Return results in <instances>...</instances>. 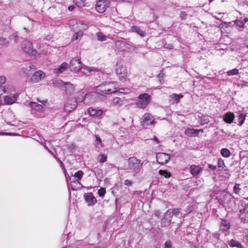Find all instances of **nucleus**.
I'll return each instance as SVG.
<instances>
[{
    "label": "nucleus",
    "mask_w": 248,
    "mask_h": 248,
    "mask_svg": "<svg viewBox=\"0 0 248 248\" xmlns=\"http://www.w3.org/2000/svg\"><path fill=\"white\" fill-rule=\"evenodd\" d=\"M128 168L136 173L140 172L142 168V163L136 157H130L128 159Z\"/></svg>",
    "instance_id": "f257e3e1"
},
{
    "label": "nucleus",
    "mask_w": 248,
    "mask_h": 248,
    "mask_svg": "<svg viewBox=\"0 0 248 248\" xmlns=\"http://www.w3.org/2000/svg\"><path fill=\"white\" fill-rule=\"evenodd\" d=\"M151 101V96L147 93H144L139 95L136 105L139 108H145L150 103Z\"/></svg>",
    "instance_id": "f03ea898"
},
{
    "label": "nucleus",
    "mask_w": 248,
    "mask_h": 248,
    "mask_svg": "<svg viewBox=\"0 0 248 248\" xmlns=\"http://www.w3.org/2000/svg\"><path fill=\"white\" fill-rule=\"evenodd\" d=\"M108 84H102L96 87V92L100 95L108 94L111 93H115L116 91H112L111 89L108 88Z\"/></svg>",
    "instance_id": "7ed1b4c3"
},
{
    "label": "nucleus",
    "mask_w": 248,
    "mask_h": 248,
    "mask_svg": "<svg viewBox=\"0 0 248 248\" xmlns=\"http://www.w3.org/2000/svg\"><path fill=\"white\" fill-rule=\"evenodd\" d=\"M22 48L26 52L29 54L35 56L37 52L33 49L32 43L28 40H25L22 44Z\"/></svg>",
    "instance_id": "20e7f679"
},
{
    "label": "nucleus",
    "mask_w": 248,
    "mask_h": 248,
    "mask_svg": "<svg viewBox=\"0 0 248 248\" xmlns=\"http://www.w3.org/2000/svg\"><path fill=\"white\" fill-rule=\"evenodd\" d=\"M109 4V2L108 0H99L96 1L95 9L98 12L103 13L108 7Z\"/></svg>",
    "instance_id": "39448f33"
},
{
    "label": "nucleus",
    "mask_w": 248,
    "mask_h": 248,
    "mask_svg": "<svg viewBox=\"0 0 248 248\" xmlns=\"http://www.w3.org/2000/svg\"><path fill=\"white\" fill-rule=\"evenodd\" d=\"M156 158L157 163L161 165L167 163L170 159L169 154L165 153H156Z\"/></svg>",
    "instance_id": "423d86ee"
},
{
    "label": "nucleus",
    "mask_w": 248,
    "mask_h": 248,
    "mask_svg": "<svg viewBox=\"0 0 248 248\" xmlns=\"http://www.w3.org/2000/svg\"><path fill=\"white\" fill-rule=\"evenodd\" d=\"M170 210H167L164 215L163 218L161 221V227L169 226L171 223L172 215L170 214Z\"/></svg>",
    "instance_id": "0eeeda50"
},
{
    "label": "nucleus",
    "mask_w": 248,
    "mask_h": 248,
    "mask_svg": "<svg viewBox=\"0 0 248 248\" xmlns=\"http://www.w3.org/2000/svg\"><path fill=\"white\" fill-rule=\"evenodd\" d=\"M81 65L80 61L78 59L74 58L71 60L69 65V68L71 71L77 72L80 69Z\"/></svg>",
    "instance_id": "6e6552de"
},
{
    "label": "nucleus",
    "mask_w": 248,
    "mask_h": 248,
    "mask_svg": "<svg viewBox=\"0 0 248 248\" xmlns=\"http://www.w3.org/2000/svg\"><path fill=\"white\" fill-rule=\"evenodd\" d=\"M77 107V100L72 101V100L67 101L64 104V110L67 112H70L75 109Z\"/></svg>",
    "instance_id": "1a4fd4ad"
},
{
    "label": "nucleus",
    "mask_w": 248,
    "mask_h": 248,
    "mask_svg": "<svg viewBox=\"0 0 248 248\" xmlns=\"http://www.w3.org/2000/svg\"><path fill=\"white\" fill-rule=\"evenodd\" d=\"M84 198L85 201L88 203V205H94L97 202L96 198L92 192L85 193L84 195Z\"/></svg>",
    "instance_id": "9d476101"
},
{
    "label": "nucleus",
    "mask_w": 248,
    "mask_h": 248,
    "mask_svg": "<svg viewBox=\"0 0 248 248\" xmlns=\"http://www.w3.org/2000/svg\"><path fill=\"white\" fill-rule=\"evenodd\" d=\"M202 170V168L199 165H192L189 167V171L194 177L198 175Z\"/></svg>",
    "instance_id": "9b49d317"
},
{
    "label": "nucleus",
    "mask_w": 248,
    "mask_h": 248,
    "mask_svg": "<svg viewBox=\"0 0 248 248\" xmlns=\"http://www.w3.org/2000/svg\"><path fill=\"white\" fill-rule=\"evenodd\" d=\"M115 46L117 48L122 51L126 48H130V45L122 40H116L115 42Z\"/></svg>",
    "instance_id": "f8f14e48"
},
{
    "label": "nucleus",
    "mask_w": 248,
    "mask_h": 248,
    "mask_svg": "<svg viewBox=\"0 0 248 248\" xmlns=\"http://www.w3.org/2000/svg\"><path fill=\"white\" fill-rule=\"evenodd\" d=\"M116 73L119 76V79L122 81L125 80V77L126 76L127 71L125 68L123 66L117 68Z\"/></svg>",
    "instance_id": "ddd939ff"
},
{
    "label": "nucleus",
    "mask_w": 248,
    "mask_h": 248,
    "mask_svg": "<svg viewBox=\"0 0 248 248\" xmlns=\"http://www.w3.org/2000/svg\"><path fill=\"white\" fill-rule=\"evenodd\" d=\"M231 227V223L227 219H221L220 224V231L223 232H225L227 231L230 229Z\"/></svg>",
    "instance_id": "4468645a"
},
{
    "label": "nucleus",
    "mask_w": 248,
    "mask_h": 248,
    "mask_svg": "<svg viewBox=\"0 0 248 248\" xmlns=\"http://www.w3.org/2000/svg\"><path fill=\"white\" fill-rule=\"evenodd\" d=\"M224 202L227 204L232 206L235 203V201L233 197L231 194H226L223 196Z\"/></svg>",
    "instance_id": "2eb2a0df"
},
{
    "label": "nucleus",
    "mask_w": 248,
    "mask_h": 248,
    "mask_svg": "<svg viewBox=\"0 0 248 248\" xmlns=\"http://www.w3.org/2000/svg\"><path fill=\"white\" fill-rule=\"evenodd\" d=\"M44 77V73L41 71H39L33 73L31 78V80L33 82H37L40 80Z\"/></svg>",
    "instance_id": "dca6fc26"
},
{
    "label": "nucleus",
    "mask_w": 248,
    "mask_h": 248,
    "mask_svg": "<svg viewBox=\"0 0 248 248\" xmlns=\"http://www.w3.org/2000/svg\"><path fill=\"white\" fill-rule=\"evenodd\" d=\"M62 87V90H64L67 93L69 94L72 93L74 91L73 85L68 82L64 83Z\"/></svg>",
    "instance_id": "f3484780"
},
{
    "label": "nucleus",
    "mask_w": 248,
    "mask_h": 248,
    "mask_svg": "<svg viewBox=\"0 0 248 248\" xmlns=\"http://www.w3.org/2000/svg\"><path fill=\"white\" fill-rule=\"evenodd\" d=\"M143 120L142 122V124L144 126L146 124V125H149L153 124L154 122V120H152L149 114L146 113L143 116Z\"/></svg>",
    "instance_id": "a211bd4d"
},
{
    "label": "nucleus",
    "mask_w": 248,
    "mask_h": 248,
    "mask_svg": "<svg viewBox=\"0 0 248 248\" xmlns=\"http://www.w3.org/2000/svg\"><path fill=\"white\" fill-rule=\"evenodd\" d=\"M88 111L91 116L93 117H100L103 113L101 109L96 110L92 108H89Z\"/></svg>",
    "instance_id": "6ab92c4d"
},
{
    "label": "nucleus",
    "mask_w": 248,
    "mask_h": 248,
    "mask_svg": "<svg viewBox=\"0 0 248 248\" xmlns=\"http://www.w3.org/2000/svg\"><path fill=\"white\" fill-rule=\"evenodd\" d=\"M234 118L233 113L227 112L223 116V120L227 123L231 124Z\"/></svg>",
    "instance_id": "aec40b11"
},
{
    "label": "nucleus",
    "mask_w": 248,
    "mask_h": 248,
    "mask_svg": "<svg viewBox=\"0 0 248 248\" xmlns=\"http://www.w3.org/2000/svg\"><path fill=\"white\" fill-rule=\"evenodd\" d=\"M185 133L190 137L198 136L199 134V130L193 128H187L185 131Z\"/></svg>",
    "instance_id": "412c9836"
},
{
    "label": "nucleus",
    "mask_w": 248,
    "mask_h": 248,
    "mask_svg": "<svg viewBox=\"0 0 248 248\" xmlns=\"http://www.w3.org/2000/svg\"><path fill=\"white\" fill-rule=\"evenodd\" d=\"M30 107L34 110L42 111L43 110V106L42 105L39 104L36 102H31L29 104Z\"/></svg>",
    "instance_id": "4be33fe9"
},
{
    "label": "nucleus",
    "mask_w": 248,
    "mask_h": 248,
    "mask_svg": "<svg viewBox=\"0 0 248 248\" xmlns=\"http://www.w3.org/2000/svg\"><path fill=\"white\" fill-rule=\"evenodd\" d=\"M131 30L133 32H136L141 37H144L145 35V32L140 27L133 26L132 27Z\"/></svg>",
    "instance_id": "5701e85b"
},
{
    "label": "nucleus",
    "mask_w": 248,
    "mask_h": 248,
    "mask_svg": "<svg viewBox=\"0 0 248 248\" xmlns=\"http://www.w3.org/2000/svg\"><path fill=\"white\" fill-rule=\"evenodd\" d=\"M229 245L231 247L244 248L240 242L234 239H231L229 242Z\"/></svg>",
    "instance_id": "b1692460"
},
{
    "label": "nucleus",
    "mask_w": 248,
    "mask_h": 248,
    "mask_svg": "<svg viewBox=\"0 0 248 248\" xmlns=\"http://www.w3.org/2000/svg\"><path fill=\"white\" fill-rule=\"evenodd\" d=\"M16 100V98L14 96H6L4 98V101L7 104H12Z\"/></svg>",
    "instance_id": "393cba45"
},
{
    "label": "nucleus",
    "mask_w": 248,
    "mask_h": 248,
    "mask_svg": "<svg viewBox=\"0 0 248 248\" xmlns=\"http://www.w3.org/2000/svg\"><path fill=\"white\" fill-rule=\"evenodd\" d=\"M68 67V64L64 62L58 68L57 73H62Z\"/></svg>",
    "instance_id": "a878e982"
},
{
    "label": "nucleus",
    "mask_w": 248,
    "mask_h": 248,
    "mask_svg": "<svg viewBox=\"0 0 248 248\" xmlns=\"http://www.w3.org/2000/svg\"><path fill=\"white\" fill-rule=\"evenodd\" d=\"M170 97L176 103H178L179 102L180 98L183 97V95L181 94H177L176 93H173L170 95Z\"/></svg>",
    "instance_id": "bb28decb"
},
{
    "label": "nucleus",
    "mask_w": 248,
    "mask_h": 248,
    "mask_svg": "<svg viewBox=\"0 0 248 248\" xmlns=\"http://www.w3.org/2000/svg\"><path fill=\"white\" fill-rule=\"evenodd\" d=\"M220 153L221 155L225 157H228L231 155L230 151L227 148H223L221 149Z\"/></svg>",
    "instance_id": "cd10ccee"
},
{
    "label": "nucleus",
    "mask_w": 248,
    "mask_h": 248,
    "mask_svg": "<svg viewBox=\"0 0 248 248\" xmlns=\"http://www.w3.org/2000/svg\"><path fill=\"white\" fill-rule=\"evenodd\" d=\"M245 118H246V114H244L242 113L239 114V117H238V120H239L238 125L239 126H241L243 124V123L245 120Z\"/></svg>",
    "instance_id": "c85d7f7f"
},
{
    "label": "nucleus",
    "mask_w": 248,
    "mask_h": 248,
    "mask_svg": "<svg viewBox=\"0 0 248 248\" xmlns=\"http://www.w3.org/2000/svg\"><path fill=\"white\" fill-rule=\"evenodd\" d=\"M95 138L96 140V143H95V145L97 148H100L103 146L102 143V140L99 136L97 135H95Z\"/></svg>",
    "instance_id": "c756f323"
},
{
    "label": "nucleus",
    "mask_w": 248,
    "mask_h": 248,
    "mask_svg": "<svg viewBox=\"0 0 248 248\" xmlns=\"http://www.w3.org/2000/svg\"><path fill=\"white\" fill-rule=\"evenodd\" d=\"M159 172L160 175L165 176L166 178H170L171 176L170 173L166 170H160Z\"/></svg>",
    "instance_id": "7c9ffc66"
},
{
    "label": "nucleus",
    "mask_w": 248,
    "mask_h": 248,
    "mask_svg": "<svg viewBox=\"0 0 248 248\" xmlns=\"http://www.w3.org/2000/svg\"><path fill=\"white\" fill-rule=\"evenodd\" d=\"M83 32L82 31H78L76 32L73 36V40H78L82 37Z\"/></svg>",
    "instance_id": "2f4dec72"
},
{
    "label": "nucleus",
    "mask_w": 248,
    "mask_h": 248,
    "mask_svg": "<svg viewBox=\"0 0 248 248\" xmlns=\"http://www.w3.org/2000/svg\"><path fill=\"white\" fill-rule=\"evenodd\" d=\"M83 175V172L82 170H78L76 172L74 175V177L77 178V179L79 180H81L82 178Z\"/></svg>",
    "instance_id": "473e14b6"
},
{
    "label": "nucleus",
    "mask_w": 248,
    "mask_h": 248,
    "mask_svg": "<svg viewBox=\"0 0 248 248\" xmlns=\"http://www.w3.org/2000/svg\"><path fill=\"white\" fill-rule=\"evenodd\" d=\"M97 40L100 41H104L106 40V36L102 32H98L97 33Z\"/></svg>",
    "instance_id": "72a5a7b5"
},
{
    "label": "nucleus",
    "mask_w": 248,
    "mask_h": 248,
    "mask_svg": "<svg viewBox=\"0 0 248 248\" xmlns=\"http://www.w3.org/2000/svg\"><path fill=\"white\" fill-rule=\"evenodd\" d=\"M168 210L170 211V214L172 215V216L175 215L177 216L180 213L179 209L177 208H175L174 209H169Z\"/></svg>",
    "instance_id": "f704fd0d"
},
{
    "label": "nucleus",
    "mask_w": 248,
    "mask_h": 248,
    "mask_svg": "<svg viewBox=\"0 0 248 248\" xmlns=\"http://www.w3.org/2000/svg\"><path fill=\"white\" fill-rule=\"evenodd\" d=\"M238 69L236 68H234L233 69L227 72V75L228 76H232L238 74Z\"/></svg>",
    "instance_id": "c9c22d12"
},
{
    "label": "nucleus",
    "mask_w": 248,
    "mask_h": 248,
    "mask_svg": "<svg viewBox=\"0 0 248 248\" xmlns=\"http://www.w3.org/2000/svg\"><path fill=\"white\" fill-rule=\"evenodd\" d=\"M98 194L101 197H103L106 194V189L104 187H101L98 190Z\"/></svg>",
    "instance_id": "e433bc0d"
},
{
    "label": "nucleus",
    "mask_w": 248,
    "mask_h": 248,
    "mask_svg": "<svg viewBox=\"0 0 248 248\" xmlns=\"http://www.w3.org/2000/svg\"><path fill=\"white\" fill-rule=\"evenodd\" d=\"M187 14L185 11H181L179 14V17L182 20H185L186 19Z\"/></svg>",
    "instance_id": "4c0bfd02"
},
{
    "label": "nucleus",
    "mask_w": 248,
    "mask_h": 248,
    "mask_svg": "<svg viewBox=\"0 0 248 248\" xmlns=\"http://www.w3.org/2000/svg\"><path fill=\"white\" fill-rule=\"evenodd\" d=\"M99 162L100 163H104L105 161H107V156L105 155L104 154L99 155Z\"/></svg>",
    "instance_id": "58836bf2"
},
{
    "label": "nucleus",
    "mask_w": 248,
    "mask_h": 248,
    "mask_svg": "<svg viewBox=\"0 0 248 248\" xmlns=\"http://www.w3.org/2000/svg\"><path fill=\"white\" fill-rule=\"evenodd\" d=\"M10 39H14L15 43H16L18 42L19 37L17 35L16 33H13L12 35L10 37Z\"/></svg>",
    "instance_id": "ea45409f"
},
{
    "label": "nucleus",
    "mask_w": 248,
    "mask_h": 248,
    "mask_svg": "<svg viewBox=\"0 0 248 248\" xmlns=\"http://www.w3.org/2000/svg\"><path fill=\"white\" fill-rule=\"evenodd\" d=\"M235 24L239 27H243L244 26V22L239 20H235Z\"/></svg>",
    "instance_id": "a19ab883"
},
{
    "label": "nucleus",
    "mask_w": 248,
    "mask_h": 248,
    "mask_svg": "<svg viewBox=\"0 0 248 248\" xmlns=\"http://www.w3.org/2000/svg\"><path fill=\"white\" fill-rule=\"evenodd\" d=\"M121 101V99L119 97H115L113 99V103L115 105H121L120 104Z\"/></svg>",
    "instance_id": "79ce46f5"
},
{
    "label": "nucleus",
    "mask_w": 248,
    "mask_h": 248,
    "mask_svg": "<svg viewBox=\"0 0 248 248\" xmlns=\"http://www.w3.org/2000/svg\"><path fill=\"white\" fill-rule=\"evenodd\" d=\"M223 166H225L224 161L221 158L219 159L217 161V167L218 168H223Z\"/></svg>",
    "instance_id": "37998d69"
},
{
    "label": "nucleus",
    "mask_w": 248,
    "mask_h": 248,
    "mask_svg": "<svg viewBox=\"0 0 248 248\" xmlns=\"http://www.w3.org/2000/svg\"><path fill=\"white\" fill-rule=\"evenodd\" d=\"M209 122H210V121L208 118H202L201 119L200 124L201 125H204L205 124L208 123Z\"/></svg>",
    "instance_id": "c03bdc74"
},
{
    "label": "nucleus",
    "mask_w": 248,
    "mask_h": 248,
    "mask_svg": "<svg viewBox=\"0 0 248 248\" xmlns=\"http://www.w3.org/2000/svg\"><path fill=\"white\" fill-rule=\"evenodd\" d=\"M164 47L165 48L169 49H172L173 48V46L172 45L170 44H168L167 43H165L164 45Z\"/></svg>",
    "instance_id": "a18cd8bd"
},
{
    "label": "nucleus",
    "mask_w": 248,
    "mask_h": 248,
    "mask_svg": "<svg viewBox=\"0 0 248 248\" xmlns=\"http://www.w3.org/2000/svg\"><path fill=\"white\" fill-rule=\"evenodd\" d=\"M165 248H171V242L170 240L167 241L164 244Z\"/></svg>",
    "instance_id": "49530a36"
},
{
    "label": "nucleus",
    "mask_w": 248,
    "mask_h": 248,
    "mask_svg": "<svg viewBox=\"0 0 248 248\" xmlns=\"http://www.w3.org/2000/svg\"><path fill=\"white\" fill-rule=\"evenodd\" d=\"M75 177H74L73 178H70V180L71 181V182L72 183H73L74 184H76V185L78 184L79 185H82L79 182H78L77 180L75 179Z\"/></svg>",
    "instance_id": "de8ad7c7"
},
{
    "label": "nucleus",
    "mask_w": 248,
    "mask_h": 248,
    "mask_svg": "<svg viewBox=\"0 0 248 248\" xmlns=\"http://www.w3.org/2000/svg\"><path fill=\"white\" fill-rule=\"evenodd\" d=\"M239 185L236 184L233 186V191L235 193L238 194L240 190V188L238 186Z\"/></svg>",
    "instance_id": "09e8293b"
},
{
    "label": "nucleus",
    "mask_w": 248,
    "mask_h": 248,
    "mask_svg": "<svg viewBox=\"0 0 248 248\" xmlns=\"http://www.w3.org/2000/svg\"><path fill=\"white\" fill-rule=\"evenodd\" d=\"M247 209V207L246 206H245V207H243L242 209H240L239 210V217H240L241 216H242V214L246 211Z\"/></svg>",
    "instance_id": "8fccbe9b"
},
{
    "label": "nucleus",
    "mask_w": 248,
    "mask_h": 248,
    "mask_svg": "<svg viewBox=\"0 0 248 248\" xmlns=\"http://www.w3.org/2000/svg\"><path fill=\"white\" fill-rule=\"evenodd\" d=\"M5 41V39L4 38H0V45H5L7 46L9 44L8 42H4Z\"/></svg>",
    "instance_id": "3c124183"
},
{
    "label": "nucleus",
    "mask_w": 248,
    "mask_h": 248,
    "mask_svg": "<svg viewBox=\"0 0 248 248\" xmlns=\"http://www.w3.org/2000/svg\"><path fill=\"white\" fill-rule=\"evenodd\" d=\"M85 0H74V1L75 2L76 4L79 6L85 2Z\"/></svg>",
    "instance_id": "603ef678"
},
{
    "label": "nucleus",
    "mask_w": 248,
    "mask_h": 248,
    "mask_svg": "<svg viewBox=\"0 0 248 248\" xmlns=\"http://www.w3.org/2000/svg\"><path fill=\"white\" fill-rule=\"evenodd\" d=\"M6 82V78L4 76H0V85L4 84Z\"/></svg>",
    "instance_id": "864d4df0"
},
{
    "label": "nucleus",
    "mask_w": 248,
    "mask_h": 248,
    "mask_svg": "<svg viewBox=\"0 0 248 248\" xmlns=\"http://www.w3.org/2000/svg\"><path fill=\"white\" fill-rule=\"evenodd\" d=\"M59 162L60 164V166L62 167V169L63 170L64 173L65 174L66 170V169L65 168V166H64L63 163L60 159L59 160Z\"/></svg>",
    "instance_id": "5fc2aeb1"
},
{
    "label": "nucleus",
    "mask_w": 248,
    "mask_h": 248,
    "mask_svg": "<svg viewBox=\"0 0 248 248\" xmlns=\"http://www.w3.org/2000/svg\"><path fill=\"white\" fill-rule=\"evenodd\" d=\"M207 166L208 167L212 170H215L217 169L216 165H213L212 164H208Z\"/></svg>",
    "instance_id": "6e6d98bb"
},
{
    "label": "nucleus",
    "mask_w": 248,
    "mask_h": 248,
    "mask_svg": "<svg viewBox=\"0 0 248 248\" xmlns=\"http://www.w3.org/2000/svg\"><path fill=\"white\" fill-rule=\"evenodd\" d=\"M124 185L127 186H130L132 185V182L130 180H125L124 183Z\"/></svg>",
    "instance_id": "4d7b16f0"
},
{
    "label": "nucleus",
    "mask_w": 248,
    "mask_h": 248,
    "mask_svg": "<svg viewBox=\"0 0 248 248\" xmlns=\"http://www.w3.org/2000/svg\"><path fill=\"white\" fill-rule=\"evenodd\" d=\"M240 220H241V222L242 223H246V217H243L242 216H241L240 217H239Z\"/></svg>",
    "instance_id": "13d9d810"
},
{
    "label": "nucleus",
    "mask_w": 248,
    "mask_h": 248,
    "mask_svg": "<svg viewBox=\"0 0 248 248\" xmlns=\"http://www.w3.org/2000/svg\"><path fill=\"white\" fill-rule=\"evenodd\" d=\"M161 212L159 210H156L155 212V215L158 217H160Z\"/></svg>",
    "instance_id": "bf43d9fd"
},
{
    "label": "nucleus",
    "mask_w": 248,
    "mask_h": 248,
    "mask_svg": "<svg viewBox=\"0 0 248 248\" xmlns=\"http://www.w3.org/2000/svg\"><path fill=\"white\" fill-rule=\"evenodd\" d=\"M163 73H160L157 75V78L159 79H161L163 77Z\"/></svg>",
    "instance_id": "052dcab7"
},
{
    "label": "nucleus",
    "mask_w": 248,
    "mask_h": 248,
    "mask_svg": "<svg viewBox=\"0 0 248 248\" xmlns=\"http://www.w3.org/2000/svg\"><path fill=\"white\" fill-rule=\"evenodd\" d=\"M154 140L156 142V143H159V140H158L157 138L155 136L154 137Z\"/></svg>",
    "instance_id": "680f3d73"
},
{
    "label": "nucleus",
    "mask_w": 248,
    "mask_h": 248,
    "mask_svg": "<svg viewBox=\"0 0 248 248\" xmlns=\"http://www.w3.org/2000/svg\"><path fill=\"white\" fill-rule=\"evenodd\" d=\"M75 8V6L73 5H70L68 7V10L69 11H72Z\"/></svg>",
    "instance_id": "e2e57ef3"
},
{
    "label": "nucleus",
    "mask_w": 248,
    "mask_h": 248,
    "mask_svg": "<svg viewBox=\"0 0 248 248\" xmlns=\"http://www.w3.org/2000/svg\"><path fill=\"white\" fill-rule=\"evenodd\" d=\"M75 148V146L73 145V144H72L71 145H70L68 147V149L70 150V151H72V150Z\"/></svg>",
    "instance_id": "0e129e2a"
},
{
    "label": "nucleus",
    "mask_w": 248,
    "mask_h": 248,
    "mask_svg": "<svg viewBox=\"0 0 248 248\" xmlns=\"http://www.w3.org/2000/svg\"><path fill=\"white\" fill-rule=\"evenodd\" d=\"M71 185H72V189L73 190H78V188L75 187V186H76V185L73 186L72 184H71Z\"/></svg>",
    "instance_id": "69168bd1"
},
{
    "label": "nucleus",
    "mask_w": 248,
    "mask_h": 248,
    "mask_svg": "<svg viewBox=\"0 0 248 248\" xmlns=\"http://www.w3.org/2000/svg\"><path fill=\"white\" fill-rule=\"evenodd\" d=\"M243 21L245 23H246L248 21V18H247V17L245 18Z\"/></svg>",
    "instance_id": "338daca9"
},
{
    "label": "nucleus",
    "mask_w": 248,
    "mask_h": 248,
    "mask_svg": "<svg viewBox=\"0 0 248 248\" xmlns=\"http://www.w3.org/2000/svg\"><path fill=\"white\" fill-rule=\"evenodd\" d=\"M159 82H160L161 84H163V79L162 78L159 79Z\"/></svg>",
    "instance_id": "774afa93"
}]
</instances>
